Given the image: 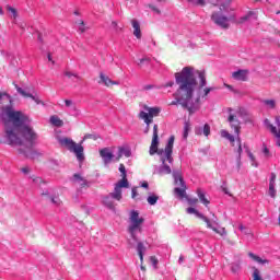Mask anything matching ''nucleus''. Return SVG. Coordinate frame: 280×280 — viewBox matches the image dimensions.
Returning a JSON list of instances; mask_svg holds the SVG:
<instances>
[{"mask_svg": "<svg viewBox=\"0 0 280 280\" xmlns=\"http://www.w3.org/2000/svg\"><path fill=\"white\" fill-rule=\"evenodd\" d=\"M12 96L8 93L0 92V104H2L0 119L4 126V139L8 145H15L19 149L20 154H24L26 159H35L38 152L34 150L36 141L38 140V133L34 128L27 126L30 116L25 115L21 110H15L12 105Z\"/></svg>", "mask_w": 280, "mask_h": 280, "instance_id": "nucleus-1", "label": "nucleus"}, {"mask_svg": "<svg viewBox=\"0 0 280 280\" xmlns=\"http://www.w3.org/2000/svg\"><path fill=\"white\" fill-rule=\"evenodd\" d=\"M175 82L178 89L175 93V100L171 103V106L180 104L183 108H186L189 115H194L197 110H200V96L194 100V92L198 86V81L194 74V68L185 67L182 71L175 73Z\"/></svg>", "mask_w": 280, "mask_h": 280, "instance_id": "nucleus-2", "label": "nucleus"}, {"mask_svg": "<svg viewBox=\"0 0 280 280\" xmlns=\"http://www.w3.org/2000/svg\"><path fill=\"white\" fill-rule=\"evenodd\" d=\"M176 138L174 136H171L168 138V142L164 150L159 151V125L153 126V137L150 145V154L153 156V154H159L160 156H165L166 161L170 163L174 162V158H172V154L174 152V141Z\"/></svg>", "mask_w": 280, "mask_h": 280, "instance_id": "nucleus-3", "label": "nucleus"}, {"mask_svg": "<svg viewBox=\"0 0 280 280\" xmlns=\"http://www.w3.org/2000/svg\"><path fill=\"white\" fill-rule=\"evenodd\" d=\"M143 222H145V219L139 217V211L132 210L130 212L128 233L135 242L139 241L137 233H143Z\"/></svg>", "mask_w": 280, "mask_h": 280, "instance_id": "nucleus-4", "label": "nucleus"}, {"mask_svg": "<svg viewBox=\"0 0 280 280\" xmlns=\"http://www.w3.org/2000/svg\"><path fill=\"white\" fill-rule=\"evenodd\" d=\"M118 170L120 172L121 179L115 184L114 191L110 192V196L112 198H115V200H117L118 202H121V198H124L121 189L124 188L128 189V187H130V184L128 183V174L126 173V165H124L122 163L119 164Z\"/></svg>", "mask_w": 280, "mask_h": 280, "instance_id": "nucleus-5", "label": "nucleus"}, {"mask_svg": "<svg viewBox=\"0 0 280 280\" xmlns=\"http://www.w3.org/2000/svg\"><path fill=\"white\" fill-rule=\"evenodd\" d=\"M58 143L61 148H67L69 152H73L79 163L84 161V147L81 142L78 144L70 138H58Z\"/></svg>", "mask_w": 280, "mask_h": 280, "instance_id": "nucleus-6", "label": "nucleus"}, {"mask_svg": "<svg viewBox=\"0 0 280 280\" xmlns=\"http://www.w3.org/2000/svg\"><path fill=\"white\" fill-rule=\"evenodd\" d=\"M229 10V7H226L224 3L219 4V11L213 12L211 14V20L215 25H219V27H222L223 30H229L230 25L229 22L232 21L233 16H225L223 12H226Z\"/></svg>", "mask_w": 280, "mask_h": 280, "instance_id": "nucleus-7", "label": "nucleus"}, {"mask_svg": "<svg viewBox=\"0 0 280 280\" xmlns=\"http://www.w3.org/2000/svg\"><path fill=\"white\" fill-rule=\"evenodd\" d=\"M144 110H141L138 115L139 119H142L144 124H147L145 132H150V124L154 121V117H159L161 115V107H150L148 105H143Z\"/></svg>", "mask_w": 280, "mask_h": 280, "instance_id": "nucleus-8", "label": "nucleus"}, {"mask_svg": "<svg viewBox=\"0 0 280 280\" xmlns=\"http://www.w3.org/2000/svg\"><path fill=\"white\" fill-rule=\"evenodd\" d=\"M186 211H187V213H190V214L195 213V215H197V218H199L200 220H203V222H206L207 229H211V231H213L221 237H225V235H228L226 228H221L220 230H218L215 226H213V223H211V220H209V218H207L202 213L198 212V210H196L195 208H187Z\"/></svg>", "mask_w": 280, "mask_h": 280, "instance_id": "nucleus-9", "label": "nucleus"}, {"mask_svg": "<svg viewBox=\"0 0 280 280\" xmlns=\"http://www.w3.org/2000/svg\"><path fill=\"white\" fill-rule=\"evenodd\" d=\"M199 78V94L201 97H207L211 93V91H215V88H205L207 86V73L205 71H197Z\"/></svg>", "mask_w": 280, "mask_h": 280, "instance_id": "nucleus-10", "label": "nucleus"}, {"mask_svg": "<svg viewBox=\"0 0 280 280\" xmlns=\"http://www.w3.org/2000/svg\"><path fill=\"white\" fill-rule=\"evenodd\" d=\"M173 178L175 180V185H178L180 188H175L174 191L179 196V198H185V191H187V186L185 185V180L183 179V174L180 171L173 172Z\"/></svg>", "mask_w": 280, "mask_h": 280, "instance_id": "nucleus-11", "label": "nucleus"}, {"mask_svg": "<svg viewBox=\"0 0 280 280\" xmlns=\"http://www.w3.org/2000/svg\"><path fill=\"white\" fill-rule=\"evenodd\" d=\"M276 126L270 124V120L266 119L265 124L267 128H269L271 135L275 136L276 139H280V116H276Z\"/></svg>", "mask_w": 280, "mask_h": 280, "instance_id": "nucleus-12", "label": "nucleus"}, {"mask_svg": "<svg viewBox=\"0 0 280 280\" xmlns=\"http://www.w3.org/2000/svg\"><path fill=\"white\" fill-rule=\"evenodd\" d=\"M100 156L103 159V163L105 165L113 163V159H115L113 151L108 148L101 149Z\"/></svg>", "mask_w": 280, "mask_h": 280, "instance_id": "nucleus-13", "label": "nucleus"}, {"mask_svg": "<svg viewBox=\"0 0 280 280\" xmlns=\"http://www.w3.org/2000/svg\"><path fill=\"white\" fill-rule=\"evenodd\" d=\"M228 121L231 125V128L234 129V132L237 135V137H240V130H242V127L240 126V120L237 119V117L233 114H231L228 117Z\"/></svg>", "mask_w": 280, "mask_h": 280, "instance_id": "nucleus-14", "label": "nucleus"}, {"mask_svg": "<svg viewBox=\"0 0 280 280\" xmlns=\"http://www.w3.org/2000/svg\"><path fill=\"white\" fill-rule=\"evenodd\" d=\"M236 161H237V170H241L242 167V138H240V136H236Z\"/></svg>", "mask_w": 280, "mask_h": 280, "instance_id": "nucleus-15", "label": "nucleus"}, {"mask_svg": "<svg viewBox=\"0 0 280 280\" xmlns=\"http://www.w3.org/2000/svg\"><path fill=\"white\" fill-rule=\"evenodd\" d=\"M72 183L74 185H79L81 189H84V187H89V182L82 177V175L75 173L72 178Z\"/></svg>", "mask_w": 280, "mask_h": 280, "instance_id": "nucleus-16", "label": "nucleus"}, {"mask_svg": "<svg viewBox=\"0 0 280 280\" xmlns=\"http://www.w3.org/2000/svg\"><path fill=\"white\" fill-rule=\"evenodd\" d=\"M232 78L234 80H238L241 82H246L248 80V70H238L232 73Z\"/></svg>", "mask_w": 280, "mask_h": 280, "instance_id": "nucleus-17", "label": "nucleus"}, {"mask_svg": "<svg viewBox=\"0 0 280 280\" xmlns=\"http://www.w3.org/2000/svg\"><path fill=\"white\" fill-rule=\"evenodd\" d=\"M15 89H16L18 93H20V95H22V97H31V100H33V102H35L36 104H43V101H40V98L25 92V90L21 89L16 84H15Z\"/></svg>", "mask_w": 280, "mask_h": 280, "instance_id": "nucleus-18", "label": "nucleus"}, {"mask_svg": "<svg viewBox=\"0 0 280 280\" xmlns=\"http://www.w3.org/2000/svg\"><path fill=\"white\" fill-rule=\"evenodd\" d=\"M100 79L98 84H105V86H112L113 84L118 85L119 83L117 81L110 80L106 74L103 72L100 73Z\"/></svg>", "mask_w": 280, "mask_h": 280, "instance_id": "nucleus-19", "label": "nucleus"}, {"mask_svg": "<svg viewBox=\"0 0 280 280\" xmlns=\"http://www.w3.org/2000/svg\"><path fill=\"white\" fill-rule=\"evenodd\" d=\"M113 200H115V198L109 194V196L103 198V205L107 207V209L115 210V202Z\"/></svg>", "mask_w": 280, "mask_h": 280, "instance_id": "nucleus-20", "label": "nucleus"}, {"mask_svg": "<svg viewBox=\"0 0 280 280\" xmlns=\"http://www.w3.org/2000/svg\"><path fill=\"white\" fill-rule=\"evenodd\" d=\"M163 165L160 167V174L163 176L164 174H172V168L170 165L165 164V161H167V158L162 156L161 158Z\"/></svg>", "mask_w": 280, "mask_h": 280, "instance_id": "nucleus-21", "label": "nucleus"}, {"mask_svg": "<svg viewBox=\"0 0 280 280\" xmlns=\"http://www.w3.org/2000/svg\"><path fill=\"white\" fill-rule=\"evenodd\" d=\"M131 25L133 27V36H136V38H141V24H139V21L131 20Z\"/></svg>", "mask_w": 280, "mask_h": 280, "instance_id": "nucleus-22", "label": "nucleus"}, {"mask_svg": "<svg viewBox=\"0 0 280 280\" xmlns=\"http://www.w3.org/2000/svg\"><path fill=\"white\" fill-rule=\"evenodd\" d=\"M221 137L223 139H229L230 143L232 144V148H235V137L233 135L229 133L226 130H221Z\"/></svg>", "mask_w": 280, "mask_h": 280, "instance_id": "nucleus-23", "label": "nucleus"}, {"mask_svg": "<svg viewBox=\"0 0 280 280\" xmlns=\"http://www.w3.org/2000/svg\"><path fill=\"white\" fill-rule=\"evenodd\" d=\"M130 156V151H128V150H125L124 149V147H119L118 148V155L116 156V159H115V161L116 162H119V161H121V156Z\"/></svg>", "mask_w": 280, "mask_h": 280, "instance_id": "nucleus-24", "label": "nucleus"}, {"mask_svg": "<svg viewBox=\"0 0 280 280\" xmlns=\"http://www.w3.org/2000/svg\"><path fill=\"white\" fill-rule=\"evenodd\" d=\"M197 194L200 202H202V205H205L206 207H209L210 201L209 199H207V197H205V192H202V189L198 188Z\"/></svg>", "mask_w": 280, "mask_h": 280, "instance_id": "nucleus-25", "label": "nucleus"}, {"mask_svg": "<svg viewBox=\"0 0 280 280\" xmlns=\"http://www.w3.org/2000/svg\"><path fill=\"white\" fill-rule=\"evenodd\" d=\"M138 255L141 264H143V252L145 250V245L142 242H139L137 245Z\"/></svg>", "mask_w": 280, "mask_h": 280, "instance_id": "nucleus-26", "label": "nucleus"}, {"mask_svg": "<svg viewBox=\"0 0 280 280\" xmlns=\"http://www.w3.org/2000/svg\"><path fill=\"white\" fill-rule=\"evenodd\" d=\"M248 257H250V259H254V261H257L258 264H268V259H261V257H259L253 253H249Z\"/></svg>", "mask_w": 280, "mask_h": 280, "instance_id": "nucleus-27", "label": "nucleus"}, {"mask_svg": "<svg viewBox=\"0 0 280 280\" xmlns=\"http://www.w3.org/2000/svg\"><path fill=\"white\" fill-rule=\"evenodd\" d=\"M86 139H92L93 141H97V139H100V137L96 135H93V133H86L81 141V145H82V143H84L86 141Z\"/></svg>", "mask_w": 280, "mask_h": 280, "instance_id": "nucleus-28", "label": "nucleus"}, {"mask_svg": "<svg viewBox=\"0 0 280 280\" xmlns=\"http://www.w3.org/2000/svg\"><path fill=\"white\" fill-rule=\"evenodd\" d=\"M50 122L52 124V126H57L60 128V126H62V120L58 118V116H52L50 118Z\"/></svg>", "mask_w": 280, "mask_h": 280, "instance_id": "nucleus-29", "label": "nucleus"}, {"mask_svg": "<svg viewBox=\"0 0 280 280\" xmlns=\"http://www.w3.org/2000/svg\"><path fill=\"white\" fill-rule=\"evenodd\" d=\"M147 202H149L151 206L156 205L159 202V196L156 195H151L147 198Z\"/></svg>", "mask_w": 280, "mask_h": 280, "instance_id": "nucleus-30", "label": "nucleus"}, {"mask_svg": "<svg viewBox=\"0 0 280 280\" xmlns=\"http://www.w3.org/2000/svg\"><path fill=\"white\" fill-rule=\"evenodd\" d=\"M189 130H191V125H189V122H185L183 133L184 139H187V137H189Z\"/></svg>", "mask_w": 280, "mask_h": 280, "instance_id": "nucleus-31", "label": "nucleus"}, {"mask_svg": "<svg viewBox=\"0 0 280 280\" xmlns=\"http://www.w3.org/2000/svg\"><path fill=\"white\" fill-rule=\"evenodd\" d=\"M253 280H264V278H261V272H259V269L254 267V272L252 275Z\"/></svg>", "mask_w": 280, "mask_h": 280, "instance_id": "nucleus-32", "label": "nucleus"}, {"mask_svg": "<svg viewBox=\"0 0 280 280\" xmlns=\"http://www.w3.org/2000/svg\"><path fill=\"white\" fill-rule=\"evenodd\" d=\"M269 196L271 198L277 197V190L275 189V184H272V183H269Z\"/></svg>", "mask_w": 280, "mask_h": 280, "instance_id": "nucleus-33", "label": "nucleus"}, {"mask_svg": "<svg viewBox=\"0 0 280 280\" xmlns=\"http://www.w3.org/2000/svg\"><path fill=\"white\" fill-rule=\"evenodd\" d=\"M150 62H151V59L145 57L139 60L138 66L145 67V65H150Z\"/></svg>", "mask_w": 280, "mask_h": 280, "instance_id": "nucleus-34", "label": "nucleus"}, {"mask_svg": "<svg viewBox=\"0 0 280 280\" xmlns=\"http://www.w3.org/2000/svg\"><path fill=\"white\" fill-rule=\"evenodd\" d=\"M240 231H242V233H244V235H252V232L248 228L244 226V224H240L238 226Z\"/></svg>", "mask_w": 280, "mask_h": 280, "instance_id": "nucleus-35", "label": "nucleus"}, {"mask_svg": "<svg viewBox=\"0 0 280 280\" xmlns=\"http://www.w3.org/2000/svg\"><path fill=\"white\" fill-rule=\"evenodd\" d=\"M264 104H266V106H269L270 108H276L277 103L275 102V100H266L264 101Z\"/></svg>", "mask_w": 280, "mask_h": 280, "instance_id": "nucleus-36", "label": "nucleus"}, {"mask_svg": "<svg viewBox=\"0 0 280 280\" xmlns=\"http://www.w3.org/2000/svg\"><path fill=\"white\" fill-rule=\"evenodd\" d=\"M203 135L205 137H209L211 135V126H209V124L203 126Z\"/></svg>", "mask_w": 280, "mask_h": 280, "instance_id": "nucleus-37", "label": "nucleus"}, {"mask_svg": "<svg viewBox=\"0 0 280 280\" xmlns=\"http://www.w3.org/2000/svg\"><path fill=\"white\" fill-rule=\"evenodd\" d=\"M262 154L266 156V159H270L271 156L270 150L268 149V147H266V144H262Z\"/></svg>", "mask_w": 280, "mask_h": 280, "instance_id": "nucleus-38", "label": "nucleus"}, {"mask_svg": "<svg viewBox=\"0 0 280 280\" xmlns=\"http://www.w3.org/2000/svg\"><path fill=\"white\" fill-rule=\"evenodd\" d=\"M248 158L252 161V165L253 167H258L259 164H257L256 160H255V155L253 153H250V151H248Z\"/></svg>", "mask_w": 280, "mask_h": 280, "instance_id": "nucleus-39", "label": "nucleus"}, {"mask_svg": "<svg viewBox=\"0 0 280 280\" xmlns=\"http://www.w3.org/2000/svg\"><path fill=\"white\" fill-rule=\"evenodd\" d=\"M242 266L240 265V262L233 264L232 265V272H240Z\"/></svg>", "mask_w": 280, "mask_h": 280, "instance_id": "nucleus-40", "label": "nucleus"}, {"mask_svg": "<svg viewBox=\"0 0 280 280\" xmlns=\"http://www.w3.org/2000/svg\"><path fill=\"white\" fill-rule=\"evenodd\" d=\"M150 261H151L152 266H154V268H156V266H159V259L156 258V256H151Z\"/></svg>", "mask_w": 280, "mask_h": 280, "instance_id": "nucleus-41", "label": "nucleus"}, {"mask_svg": "<svg viewBox=\"0 0 280 280\" xmlns=\"http://www.w3.org/2000/svg\"><path fill=\"white\" fill-rule=\"evenodd\" d=\"M49 200H50V202H52V205H57V206H59L60 205V198H58V197H49Z\"/></svg>", "mask_w": 280, "mask_h": 280, "instance_id": "nucleus-42", "label": "nucleus"}, {"mask_svg": "<svg viewBox=\"0 0 280 280\" xmlns=\"http://www.w3.org/2000/svg\"><path fill=\"white\" fill-rule=\"evenodd\" d=\"M79 24H80L79 32H81V34H84V32H86V26H84V21H80Z\"/></svg>", "mask_w": 280, "mask_h": 280, "instance_id": "nucleus-43", "label": "nucleus"}, {"mask_svg": "<svg viewBox=\"0 0 280 280\" xmlns=\"http://www.w3.org/2000/svg\"><path fill=\"white\" fill-rule=\"evenodd\" d=\"M148 8H150L152 12H155V14H161V11L154 4H148Z\"/></svg>", "mask_w": 280, "mask_h": 280, "instance_id": "nucleus-44", "label": "nucleus"}, {"mask_svg": "<svg viewBox=\"0 0 280 280\" xmlns=\"http://www.w3.org/2000/svg\"><path fill=\"white\" fill-rule=\"evenodd\" d=\"M65 75L67 78H78L80 80V77L78 74L73 73V72L66 71Z\"/></svg>", "mask_w": 280, "mask_h": 280, "instance_id": "nucleus-45", "label": "nucleus"}, {"mask_svg": "<svg viewBox=\"0 0 280 280\" xmlns=\"http://www.w3.org/2000/svg\"><path fill=\"white\" fill-rule=\"evenodd\" d=\"M8 10H9V12H12L14 19H16V9L9 7Z\"/></svg>", "mask_w": 280, "mask_h": 280, "instance_id": "nucleus-46", "label": "nucleus"}, {"mask_svg": "<svg viewBox=\"0 0 280 280\" xmlns=\"http://www.w3.org/2000/svg\"><path fill=\"white\" fill-rule=\"evenodd\" d=\"M137 196H139V192H137V188H132L131 198H137Z\"/></svg>", "mask_w": 280, "mask_h": 280, "instance_id": "nucleus-47", "label": "nucleus"}, {"mask_svg": "<svg viewBox=\"0 0 280 280\" xmlns=\"http://www.w3.org/2000/svg\"><path fill=\"white\" fill-rule=\"evenodd\" d=\"M206 1H207V0H198L197 2H195V5L205 7V5H206Z\"/></svg>", "mask_w": 280, "mask_h": 280, "instance_id": "nucleus-48", "label": "nucleus"}, {"mask_svg": "<svg viewBox=\"0 0 280 280\" xmlns=\"http://www.w3.org/2000/svg\"><path fill=\"white\" fill-rule=\"evenodd\" d=\"M151 89H154V85L149 84V85H144V86L142 88V91H151Z\"/></svg>", "mask_w": 280, "mask_h": 280, "instance_id": "nucleus-49", "label": "nucleus"}, {"mask_svg": "<svg viewBox=\"0 0 280 280\" xmlns=\"http://www.w3.org/2000/svg\"><path fill=\"white\" fill-rule=\"evenodd\" d=\"M112 27H114V30H116V32H119V30H121V28H119L117 22H115V21L112 22Z\"/></svg>", "mask_w": 280, "mask_h": 280, "instance_id": "nucleus-50", "label": "nucleus"}, {"mask_svg": "<svg viewBox=\"0 0 280 280\" xmlns=\"http://www.w3.org/2000/svg\"><path fill=\"white\" fill-rule=\"evenodd\" d=\"M188 205H198V199H188Z\"/></svg>", "mask_w": 280, "mask_h": 280, "instance_id": "nucleus-51", "label": "nucleus"}, {"mask_svg": "<svg viewBox=\"0 0 280 280\" xmlns=\"http://www.w3.org/2000/svg\"><path fill=\"white\" fill-rule=\"evenodd\" d=\"M65 104H66L67 107L73 106V101H71V100H66V101H65Z\"/></svg>", "mask_w": 280, "mask_h": 280, "instance_id": "nucleus-52", "label": "nucleus"}, {"mask_svg": "<svg viewBox=\"0 0 280 280\" xmlns=\"http://www.w3.org/2000/svg\"><path fill=\"white\" fill-rule=\"evenodd\" d=\"M277 179V175L275 173L271 174V178L269 183H272L275 185V180Z\"/></svg>", "mask_w": 280, "mask_h": 280, "instance_id": "nucleus-53", "label": "nucleus"}, {"mask_svg": "<svg viewBox=\"0 0 280 280\" xmlns=\"http://www.w3.org/2000/svg\"><path fill=\"white\" fill-rule=\"evenodd\" d=\"M21 172H23V174H27L30 172V167L24 166V167L21 168Z\"/></svg>", "mask_w": 280, "mask_h": 280, "instance_id": "nucleus-54", "label": "nucleus"}, {"mask_svg": "<svg viewBox=\"0 0 280 280\" xmlns=\"http://www.w3.org/2000/svg\"><path fill=\"white\" fill-rule=\"evenodd\" d=\"M222 191H224V194H226L228 196H233L231 195V192L229 191V188L226 187H222Z\"/></svg>", "mask_w": 280, "mask_h": 280, "instance_id": "nucleus-55", "label": "nucleus"}, {"mask_svg": "<svg viewBox=\"0 0 280 280\" xmlns=\"http://www.w3.org/2000/svg\"><path fill=\"white\" fill-rule=\"evenodd\" d=\"M166 89L170 86H174V81H170L164 85Z\"/></svg>", "mask_w": 280, "mask_h": 280, "instance_id": "nucleus-56", "label": "nucleus"}, {"mask_svg": "<svg viewBox=\"0 0 280 280\" xmlns=\"http://www.w3.org/2000/svg\"><path fill=\"white\" fill-rule=\"evenodd\" d=\"M245 21H248V15H245V16L241 18L240 23H244Z\"/></svg>", "mask_w": 280, "mask_h": 280, "instance_id": "nucleus-57", "label": "nucleus"}, {"mask_svg": "<svg viewBox=\"0 0 280 280\" xmlns=\"http://www.w3.org/2000/svg\"><path fill=\"white\" fill-rule=\"evenodd\" d=\"M141 187H143L144 189H148V187H149L148 182H143V183L141 184Z\"/></svg>", "mask_w": 280, "mask_h": 280, "instance_id": "nucleus-58", "label": "nucleus"}, {"mask_svg": "<svg viewBox=\"0 0 280 280\" xmlns=\"http://www.w3.org/2000/svg\"><path fill=\"white\" fill-rule=\"evenodd\" d=\"M212 224H215L218 226V224H220V222L218 221V218L212 219Z\"/></svg>", "mask_w": 280, "mask_h": 280, "instance_id": "nucleus-59", "label": "nucleus"}, {"mask_svg": "<svg viewBox=\"0 0 280 280\" xmlns=\"http://www.w3.org/2000/svg\"><path fill=\"white\" fill-rule=\"evenodd\" d=\"M142 272H145V266H143V261L141 262V266H140Z\"/></svg>", "mask_w": 280, "mask_h": 280, "instance_id": "nucleus-60", "label": "nucleus"}, {"mask_svg": "<svg viewBox=\"0 0 280 280\" xmlns=\"http://www.w3.org/2000/svg\"><path fill=\"white\" fill-rule=\"evenodd\" d=\"M48 60H49V62H52V65H54V60L51 59V54H48Z\"/></svg>", "mask_w": 280, "mask_h": 280, "instance_id": "nucleus-61", "label": "nucleus"}, {"mask_svg": "<svg viewBox=\"0 0 280 280\" xmlns=\"http://www.w3.org/2000/svg\"><path fill=\"white\" fill-rule=\"evenodd\" d=\"M188 1V3H192L194 5H196V1H194V0H187Z\"/></svg>", "mask_w": 280, "mask_h": 280, "instance_id": "nucleus-62", "label": "nucleus"}, {"mask_svg": "<svg viewBox=\"0 0 280 280\" xmlns=\"http://www.w3.org/2000/svg\"><path fill=\"white\" fill-rule=\"evenodd\" d=\"M277 145L280 148V138H277Z\"/></svg>", "mask_w": 280, "mask_h": 280, "instance_id": "nucleus-63", "label": "nucleus"}, {"mask_svg": "<svg viewBox=\"0 0 280 280\" xmlns=\"http://www.w3.org/2000/svg\"><path fill=\"white\" fill-rule=\"evenodd\" d=\"M183 260H184V258H183V256H180L179 257V264H183Z\"/></svg>", "mask_w": 280, "mask_h": 280, "instance_id": "nucleus-64", "label": "nucleus"}]
</instances>
